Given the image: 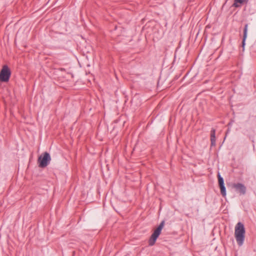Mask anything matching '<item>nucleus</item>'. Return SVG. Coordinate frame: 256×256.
Returning a JSON list of instances; mask_svg holds the SVG:
<instances>
[{
	"label": "nucleus",
	"mask_w": 256,
	"mask_h": 256,
	"mask_svg": "<svg viewBox=\"0 0 256 256\" xmlns=\"http://www.w3.org/2000/svg\"><path fill=\"white\" fill-rule=\"evenodd\" d=\"M245 235L244 225L240 222H238L235 227L234 236L236 240L240 246L244 242Z\"/></svg>",
	"instance_id": "obj_1"
},
{
	"label": "nucleus",
	"mask_w": 256,
	"mask_h": 256,
	"mask_svg": "<svg viewBox=\"0 0 256 256\" xmlns=\"http://www.w3.org/2000/svg\"><path fill=\"white\" fill-rule=\"evenodd\" d=\"M164 221L162 220L158 226L154 230V232L152 234L149 240L148 244L150 246H152L154 245L156 241L160 234L161 233V231L164 228Z\"/></svg>",
	"instance_id": "obj_2"
},
{
	"label": "nucleus",
	"mask_w": 256,
	"mask_h": 256,
	"mask_svg": "<svg viewBox=\"0 0 256 256\" xmlns=\"http://www.w3.org/2000/svg\"><path fill=\"white\" fill-rule=\"evenodd\" d=\"M50 160L51 158L50 154L48 152H44L38 158V166L42 168L46 167Z\"/></svg>",
	"instance_id": "obj_3"
},
{
	"label": "nucleus",
	"mask_w": 256,
	"mask_h": 256,
	"mask_svg": "<svg viewBox=\"0 0 256 256\" xmlns=\"http://www.w3.org/2000/svg\"><path fill=\"white\" fill-rule=\"evenodd\" d=\"M11 75V71L7 65L2 66L0 72V82H8Z\"/></svg>",
	"instance_id": "obj_4"
},
{
	"label": "nucleus",
	"mask_w": 256,
	"mask_h": 256,
	"mask_svg": "<svg viewBox=\"0 0 256 256\" xmlns=\"http://www.w3.org/2000/svg\"><path fill=\"white\" fill-rule=\"evenodd\" d=\"M232 188H234L236 191L238 192L240 194L244 195L246 192V187L244 184L241 183L233 184Z\"/></svg>",
	"instance_id": "obj_5"
},
{
	"label": "nucleus",
	"mask_w": 256,
	"mask_h": 256,
	"mask_svg": "<svg viewBox=\"0 0 256 256\" xmlns=\"http://www.w3.org/2000/svg\"><path fill=\"white\" fill-rule=\"evenodd\" d=\"M218 184L220 189V192L223 196H226V190L224 184V180L223 178L221 176L220 173L218 174Z\"/></svg>",
	"instance_id": "obj_6"
},
{
	"label": "nucleus",
	"mask_w": 256,
	"mask_h": 256,
	"mask_svg": "<svg viewBox=\"0 0 256 256\" xmlns=\"http://www.w3.org/2000/svg\"><path fill=\"white\" fill-rule=\"evenodd\" d=\"M216 130L214 128H212L210 131V141L212 146H214L216 145Z\"/></svg>",
	"instance_id": "obj_7"
},
{
	"label": "nucleus",
	"mask_w": 256,
	"mask_h": 256,
	"mask_svg": "<svg viewBox=\"0 0 256 256\" xmlns=\"http://www.w3.org/2000/svg\"><path fill=\"white\" fill-rule=\"evenodd\" d=\"M248 24H246L244 26V35H243V39L242 42V47H244L245 44V40L247 36V32H248Z\"/></svg>",
	"instance_id": "obj_8"
},
{
	"label": "nucleus",
	"mask_w": 256,
	"mask_h": 256,
	"mask_svg": "<svg viewBox=\"0 0 256 256\" xmlns=\"http://www.w3.org/2000/svg\"><path fill=\"white\" fill-rule=\"evenodd\" d=\"M248 0H234V4L236 3L244 4L247 3Z\"/></svg>",
	"instance_id": "obj_9"
},
{
	"label": "nucleus",
	"mask_w": 256,
	"mask_h": 256,
	"mask_svg": "<svg viewBox=\"0 0 256 256\" xmlns=\"http://www.w3.org/2000/svg\"><path fill=\"white\" fill-rule=\"evenodd\" d=\"M60 70H64V68H60Z\"/></svg>",
	"instance_id": "obj_10"
}]
</instances>
